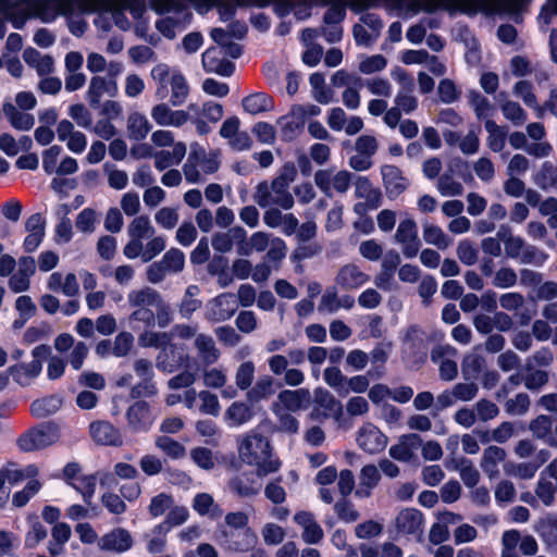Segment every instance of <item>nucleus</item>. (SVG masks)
Segmentation results:
<instances>
[{
	"label": "nucleus",
	"mask_w": 557,
	"mask_h": 557,
	"mask_svg": "<svg viewBox=\"0 0 557 557\" xmlns=\"http://www.w3.org/2000/svg\"><path fill=\"white\" fill-rule=\"evenodd\" d=\"M424 517L416 508H404L395 517L396 533L403 536H421L423 533Z\"/></svg>",
	"instance_id": "6e6552de"
},
{
	"label": "nucleus",
	"mask_w": 557,
	"mask_h": 557,
	"mask_svg": "<svg viewBox=\"0 0 557 557\" xmlns=\"http://www.w3.org/2000/svg\"><path fill=\"white\" fill-rule=\"evenodd\" d=\"M356 197L367 199L370 209H377L382 203V193L374 188L371 181L366 176H360L356 183Z\"/></svg>",
	"instance_id": "5701e85b"
},
{
	"label": "nucleus",
	"mask_w": 557,
	"mask_h": 557,
	"mask_svg": "<svg viewBox=\"0 0 557 557\" xmlns=\"http://www.w3.org/2000/svg\"><path fill=\"white\" fill-rule=\"evenodd\" d=\"M127 428L132 433H147L152 428L156 417L146 400H136L125 412Z\"/></svg>",
	"instance_id": "423d86ee"
},
{
	"label": "nucleus",
	"mask_w": 557,
	"mask_h": 557,
	"mask_svg": "<svg viewBox=\"0 0 557 557\" xmlns=\"http://www.w3.org/2000/svg\"><path fill=\"white\" fill-rule=\"evenodd\" d=\"M151 305H141V306H132L136 308L131 315L129 322H138L141 323V326L133 325L132 329L134 331L144 329H152L156 325V313L149 308Z\"/></svg>",
	"instance_id": "f704fd0d"
},
{
	"label": "nucleus",
	"mask_w": 557,
	"mask_h": 557,
	"mask_svg": "<svg viewBox=\"0 0 557 557\" xmlns=\"http://www.w3.org/2000/svg\"><path fill=\"white\" fill-rule=\"evenodd\" d=\"M224 545L226 549L236 553H246L256 547L258 543L257 534L250 529L246 528L239 531L223 532Z\"/></svg>",
	"instance_id": "ddd939ff"
},
{
	"label": "nucleus",
	"mask_w": 557,
	"mask_h": 557,
	"mask_svg": "<svg viewBox=\"0 0 557 557\" xmlns=\"http://www.w3.org/2000/svg\"><path fill=\"white\" fill-rule=\"evenodd\" d=\"M334 510L338 519L345 523H352L359 519V512L355 509L354 505L346 499L336 502Z\"/></svg>",
	"instance_id": "09e8293b"
},
{
	"label": "nucleus",
	"mask_w": 557,
	"mask_h": 557,
	"mask_svg": "<svg viewBox=\"0 0 557 557\" xmlns=\"http://www.w3.org/2000/svg\"><path fill=\"white\" fill-rule=\"evenodd\" d=\"M457 256L466 265H472L478 260V249L469 239H462L457 247Z\"/></svg>",
	"instance_id": "5fc2aeb1"
},
{
	"label": "nucleus",
	"mask_w": 557,
	"mask_h": 557,
	"mask_svg": "<svg viewBox=\"0 0 557 557\" xmlns=\"http://www.w3.org/2000/svg\"><path fill=\"white\" fill-rule=\"evenodd\" d=\"M424 332L418 324L408 326L404 337L403 360L410 368L419 369L428 360V344L423 338Z\"/></svg>",
	"instance_id": "f03ea898"
},
{
	"label": "nucleus",
	"mask_w": 557,
	"mask_h": 557,
	"mask_svg": "<svg viewBox=\"0 0 557 557\" xmlns=\"http://www.w3.org/2000/svg\"><path fill=\"white\" fill-rule=\"evenodd\" d=\"M0 471L11 485H16L24 481L37 480L36 476L38 475V468L34 465L24 468L7 467Z\"/></svg>",
	"instance_id": "c85d7f7f"
},
{
	"label": "nucleus",
	"mask_w": 557,
	"mask_h": 557,
	"mask_svg": "<svg viewBox=\"0 0 557 557\" xmlns=\"http://www.w3.org/2000/svg\"><path fill=\"white\" fill-rule=\"evenodd\" d=\"M280 137L284 143H292L305 127L304 112L298 116L283 115L278 117Z\"/></svg>",
	"instance_id": "412c9836"
},
{
	"label": "nucleus",
	"mask_w": 557,
	"mask_h": 557,
	"mask_svg": "<svg viewBox=\"0 0 557 557\" xmlns=\"http://www.w3.org/2000/svg\"><path fill=\"white\" fill-rule=\"evenodd\" d=\"M470 2H473V0H441L440 2L425 0L421 9L429 14L435 13L440 9L448 11L451 14L457 11L468 13V4Z\"/></svg>",
	"instance_id": "393cba45"
},
{
	"label": "nucleus",
	"mask_w": 557,
	"mask_h": 557,
	"mask_svg": "<svg viewBox=\"0 0 557 557\" xmlns=\"http://www.w3.org/2000/svg\"><path fill=\"white\" fill-rule=\"evenodd\" d=\"M134 545L131 532L124 528H114L103 534L98 541V547L101 550L125 553Z\"/></svg>",
	"instance_id": "9d476101"
},
{
	"label": "nucleus",
	"mask_w": 557,
	"mask_h": 557,
	"mask_svg": "<svg viewBox=\"0 0 557 557\" xmlns=\"http://www.w3.org/2000/svg\"><path fill=\"white\" fill-rule=\"evenodd\" d=\"M161 261L166 267L168 272L178 273L184 269L185 255L178 248H171L163 255Z\"/></svg>",
	"instance_id": "37998d69"
},
{
	"label": "nucleus",
	"mask_w": 557,
	"mask_h": 557,
	"mask_svg": "<svg viewBox=\"0 0 557 557\" xmlns=\"http://www.w3.org/2000/svg\"><path fill=\"white\" fill-rule=\"evenodd\" d=\"M380 474L374 466H366L361 470L360 488L356 492L357 495L369 496L370 491L377 484Z\"/></svg>",
	"instance_id": "58836bf2"
},
{
	"label": "nucleus",
	"mask_w": 557,
	"mask_h": 557,
	"mask_svg": "<svg viewBox=\"0 0 557 557\" xmlns=\"http://www.w3.org/2000/svg\"><path fill=\"white\" fill-rule=\"evenodd\" d=\"M323 377L325 383L335 388L339 395H343V391L346 384V376L343 375L342 371L337 367H329L324 370Z\"/></svg>",
	"instance_id": "864d4df0"
},
{
	"label": "nucleus",
	"mask_w": 557,
	"mask_h": 557,
	"mask_svg": "<svg viewBox=\"0 0 557 557\" xmlns=\"http://www.w3.org/2000/svg\"><path fill=\"white\" fill-rule=\"evenodd\" d=\"M311 404H313V408L309 413V419L323 421L332 417L337 422L341 421L343 417V405L326 388L321 386L317 387L313 391Z\"/></svg>",
	"instance_id": "39448f33"
},
{
	"label": "nucleus",
	"mask_w": 557,
	"mask_h": 557,
	"mask_svg": "<svg viewBox=\"0 0 557 557\" xmlns=\"http://www.w3.org/2000/svg\"><path fill=\"white\" fill-rule=\"evenodd\" d=\"M387 60L382 54H374L371 57H367L359 63V71L362 74H372L375 72H380L386 67Z\"/></svg>",
	"instance_id": "6e6d98bb"
},
{
	"label": "nucleus",
	"mask_w": 557,
	"mask_h": 557,
	"mask_svg": "<svg viewBox=\"0 0 557 557\" xmlns=\"http://www.w3.org/2000/svg\"><path fill=\"white\" fill-rule=\"evenodd\" d=\"M478 434H479V437H480L481 442H483V443H486V442H490L491 440H493V441H495L497 443L503 444L507 440H509L511 437V435L513 434V425H512L511 422L505 421V422H502L492 432L491 436H490L487 431L478 432Z\"/></svg>",
	"instance_id": "a19ab883"
},
{
	"label": "nucleus",
	"mask_w": 557,
	"mask_h": 557,
	"mask_svg": "<svg viewBox=\"0 0 557 557\" xmlns=\"http://www.w3.org/2000/svg\"><path fill=\"white\" fill-rule=\"evenodd\" d=\"M502 111L504 116L515 125H522L527 120V113L518 102L506 101L502 106Z\"/></svg>",
	"instance_id": "49530a36"
},
{
	"label": "nucleus",
	"mask_w": 557,
	"mask_h": 557,
	"mask_svg": "<svg viewBox=\"0 0 557 557\" xmlns=\"http://www.w3.org/2000/svg\"><path fill=\"white\" fill-rule=\"evenodd\" d=\"M199 397L202 401L200 406V411L202 413L211 414L216 417L220 413V403L219 398L215 394H212L208 391H201L199 393Z\"/></svg>",
	"instance_id": "338daca9"
},
{
	"label": "nucleus",
	"mask_w": 557,
	"mask_h": 557,
	"mask_svg": "<svg viewBox=\"0 0 557 557\" xmlns=\"http://www.w3.org/2000/svg\"><path fill=\"white\" fill-rule=\"evenodd\" d=\"M263 541L268 545H277L283 542L285 531L282 527L274 523H267L261 531Z\"/></svg>",
	"instance_id": "774afa93"
},
{
	"label": "nucleus",
	"mask_w": 557,
	"mask_h": 557,
	"mask_svg": "<svg viewBox=\"0 0 557 557\" xmlns=\"http://www.w3.org/2000/svg\"><path fill=\"white\" fill-rule=\"evenodd\" d=\"M369 281V275L360 271L356 264L343 265L336 277V284L344 290H352L361 287Z\"/></svg>",
	"instance_id": "f3484780"
},
{
	"label": "nucleus",
	"mask_w": 557,
	"mask_h": 557,
	"mask_svg": "<svg viewBox=\"0 0 557 557\" xmlns=\"http://www.w3.org/2000/svg\"><path fill=\"white\" fill-rule=\"evenodd\" d=\"M418 237L417 223L412 219L403 220L396 231L395 238L399 243H407Z\"/></svg>",
	"instance_id": "4d7b16f0"
},
{
	"label": "nucleus",
	"mask_w": 557,
	"mask_h": 557,
	"mask_svg": "<svg viewBox=\"0 0 557 557\" xmlns=\"http://www.w3.org/2000/svg\"><path fill=\"white\" fill-rule=\"evenodd\" d=\"M69 114L84 128H89L92 124L91 114L83 103L72 104L69 109Z\"/></svg>",
	"instance_id": "69168bd1"
},
{
	"label": "nucleus",
	"mask_w": 557,
	"mask_h": 557,
	"mask_svg": "<svg viewBox=\"0 0 557 557\" xmlns=\"http://www.w3.org/2000/svg\"><path fill=\"white\" fill-rule=\"evenodd\" d=\"M543 462L544 460L540 458L522 461L519 463L508 462L505 466V470L510 475H515L521 479H530L535 474Z\"/></svg>",
	"instance_id": "c756f323"
},
{
	"label": "nucleus",
	"mask_w": 557,
	"mask_h": 557,
	"mask_svg": "<svg viewBox=\"0 0 557 557\" xmlns=\"http://www.w3.org/2000/svg\"><path fill=\"white\" fill-rule=\"evenodd\" d=\"M423 238L428 244L435 245L440 249H445L449 245L447 236L437 225H426L423 230Z\"/></svg>",
	"instance_id": "a18cd8bd"
},
{
	"label": "nucleus",
	"mask_w": 557,
	"mask_h": 557,
	"mask_svg": "<svg viewBox=\"0 0 557 557\" xmlns=\"http://www.w3.org/2000/svg\"><path fill=\"white\" fill-rule=\"evenodd\" d=\"M171 87H172V95H171V103L174 107L181 106L185 102L188 92L189 87L186 82L185 76L182 73H174L171 78Z\"/></svg>",
	"instance_id": "c9c22d12"
},
{
	"label": "nucleus",
	"mask_w": 557,
	"mask_h": 557,
	"mask_svg": "<svg viewBox=\"0 0 557 557\" xmlns=\"http://www.w3.org/2000/svg\"><path fill=\"white\" fill-rule=\"evenodd\" d=\"M98 478L94 474L82 475L72 482L71 485L78 491L86 504H90L97 484Z\"/></svg>",
	"instance_id": "4c0bfd02"
},
{
	"label": "nucleus",
	"mask_w": 557,
	"mask_h": 557,
	"mask_svg": "<svg viewBox=\"0 0 557 557\" xmlns=\"http://www.w3.org/2000/svg\"><path fill=\"white\" fill-rule=\"evenodd\" d=\"M251 131L262 144L272 145L275 140V128L268 122H257Z\"/></svg>",
	"instance_id": "680f3d73"
},
{
	"label": "nucleus",
	"mask_w": 557,
	"mask_h": 557,
	"mask_svg": "<svg viewBox=\"0 0 557 557\" xmlns=\"http://www.w3.org/2000/svg\"><path fill=\"white\" fill-rule=\"evenodd\" d=\"M128 232L132 238L140 240L147 236L148 232L153 233V228L151 227L147 215H139L132 221Z\"/></svg>",
	"instance_id": "3c124183"
},
{
	"label": "nucleus",
	"mask_w": 557,
	"mask_h": 557,
	"mask_svg": "<svg viewBox=\"0 0 557 557\" xmlns=\"http://www.w3.org/2000/svg\"><path fill=\"white\" fill-rule=\"evenodd\" d=\"M521 533L511 529L503 533L500 539V557H521L518 552Z\"/></svg>",
	"instance_id": "473e14b6"
},
{
	"label": "nucleus",
	"mask_w": 557,
	"mask_h": 557,
	"mask_svg": "<svg viewBox=\"0 0 557 557\" xmlns=\"http://www.w3.org/2000/svg\"><path fill=\"white\" fill-rule=\"evenodd\" d=\"M443 453L442 446L436 441H429L423 444L422 437L417 433L405 434L399 442L393 445L387 453Z\"/></svg>",
	"instance_id": "9b49d317"
},
{
	"label": "nucleus",
	"mask_w": 557,
	"mask_h": 557,
	"mask_svg": "<svg viewBox=\"0 0 557 557\" xmlns=\"http://www.w3.org/2000/svg\"><path fill=\"white\" fill-rule=\"evenodd\" d=\"M244 110L252 115L268 112L274 109L273 97L267 92H253L243 98Z\"/></svg>",
	"instance_id": "6ab92c4d"
},
{
	"label": "nucleus",
	"mask_w": 557,
	"mask_h": 557,
	"mask_svg": "<svg viewBox=\"0 0 557 557\" xmlns=\"http://www.w3.org/2000/svg\"><path fill=\"white\" fill-rule=\"evenodd\" d=\"M18 546L20 540L14 533L0 530V557H12Z\"/></svg>",
	"instance_id": "de8ad7c7"
},
{
	"label": "nucleus",
	"mask_w": 557,
	"mask_h": 557,
	"mask_svg": "<svg viewBox=\"0 0 557 557\" xmlns=\"http://www.w3.org/2000/svg\"><path fill=\"white\" fill-rule=\"evenodd\" d=\"M41 488L38 480H29L23 490L17 491L12 496V505L14 507H24L32 497H34Z\"/></svg>",
	"instance_id": "ea45409f"
},
{
	"label": "nucleus",
	"mask_w": 557,
	"mask_h": 557,
	"mask_svg": "<svg viewBox=\"0 0 557 557\" xmlns=\"http://www.w3.org/2000/svg\"><path fill=\"white\" fill-rule=\"evenodd\" d=\"M134 336L128 332L119 333L115 336L112 354L115 357L126 356L133 347Z\"/></svg>",
	"instance_id": "052dcab7"
},
{
	"label": "nucleus",
	"mask_w": 557,
	"mask_h": 557,
	"mask_svg": "<svg viewBox=\"0 0 557 557\" xmlns=\"http://www.w3.org/2000/svg\"><path fill=\"white\" fill-rule=\"evenodd\" d=\"M91 438L106 446H121L123 438L121 432L109 421H94L89 424Z\"/></svg>",
	"instance_id": "4468645a"
},
{
	"label": "nucleus",
	"mask_w": 557,
	"mask_h": 557,
	"mask_svg": "<svg viewBox=\"0 0 557 557\" xmlns=\"http://www.w3.org/2000/svg\"><path fill=\"white\" fill-rule=\"evenodd\" d=\"M158 394V388L153 380H141L131 388L132 399L143 400V397H153Z\"/></svg>",
	"instance_id": "8fccbe9b"
},
{
	"label": "nucleus",
	"mask_w": 557,
	"mask_h": 557,
	"mask_svg": "<svg viewBox=\"0 0 557 557\" xmlns=\"http://www.w3.org/2000/svg\"><path fill=\"white\" fill-rule=\"evenodd\" d=\"M556 492V484L554 485L550 481H548L545 478V474H541V479L537 483L535 493L545 506H550L554 503V494Z\"/></svg>",
	"instance_id": "603ef678"
},
{
	"label": "nucleus",
	"mask_w": 557,
	"mask_h": 557,
	"mask_svg": "<svg viewBox=\"0 0 557 557\" xmlns=\"http://www.w3.org/2000/svg\"><path fill=\"white\" fill-rule=\"evenodd\" d=\"M63 399L59 395H49L35 399L30 404V413L37 419H44L54 414L62 407Z\"/></svg>",
	"instance_id": "aec40b11"
},
{
	"label": "nucleus",
	"mask_w": 557,
	"mask_h": 557,
	"mask_svg": "<svg viewBox=\"0 0 557 557\" xmlns=\"http://www.w3.org/2000/svg\"><path fill=\"white\" fill-rule=\"evenodd\" d=\"M60 435V425L54 421H46L22 433L16 441V445L23 453L41 450L57 443Z\"/></svg>",
	"instance_id": "f257e3e1"
},
{
	"label": "nucleus",
	"mask_w": 557,
	"mask_h": 557,
	"mask_svg": "<svg viewBox=\"0 0 557 557\" xmlns=\"http://www.w3.org/2000/svg\"><path fill=\"white\" fill-rule=\"evenodd\" d=\"M156 367L163 373H174L182 368L193 369L188 347L184 343L164 346L157 356Z\"/></svg>",
	"instance_id": "20e7f679"
},
{
	"label": "nucleus",
	"mask_w": 557,
	"mask_h": 557,
	"mask_svg": "<svg viewBox=\"0 0 557 557\" xmlns=\"http://www.w3.org/2000/svg\"><path fill=\"white\" fill-rule=\"evenodd\" d=\"M61 152L62 147L58 145H53L42 152V168L47 174L57 172V162Z\"/></svg>",
	"instance_id": "0e129e2a"
},
{
	"label": "nucleus",
	"mask_w": 557,
	"mask_h": 557,
	"mask_svg": "<svg viewBox=\"0 0 557 557\" xmlns=\"http://www.w3.org/2000/svg\"><path fill=\"white\" fill-rule=\"evenodd\" d=\"M173 504L174 500L171 495L160 493L151 498L148 510L151 517L158 518L170 510Z\"/></svg>",
	"instance_id": "c03bdc74"
},
{
	"label": "nucleus",
	"mask_w": 557,
	"mask_h": 557,
	"mask_svg": "<svg viewBox=\"0 0 557 557\" xmlns=\"http://www.w3.org/2000/svg\"><path fill=\"white\" fill-rule=\"evenodd\" d=\"M542 540L549 546L557 545V517L546 516L534 527Z\"/></svg>",
	"instance_id": "2f4dec72"
},
{
	"label": "nucleus",
	"mask_w": 557,
	"mask_h": 557,
	"mask_svg": "<svg viewBox=\"0 0 557 557\" xmlns=\"http://www.w3.org/2000/svg\"><path fill=\"white\" fill-rule=\"evenodd\" d=\"M356 440L363 453H384L388 442L387 436L371 422L363 423Z\"/></svg>",
	"instance_id": "1a4fd4ad"
},
{
	"label": "nucleus",
	"mask_w": 557,
	"mask_h": 557,
	"mask_svg": "<svg viewBox=\"0 0 557 557\" xmlns=\"http://www.w3.org/2000/svg\"><path fill=\"white\" fill-rule=\"evenodd\" d=\"M170 528L166 523H159L154 525L149 533L145 534L147 541V550L150 554H159L165 549L166 536Z\"/></svg>",
	"instance_id": "a878e982"
},
{
	"label": "nucleus",
	"mask_w": 557,
	"mask_h": 557,
	"mask_svg": "<svg viewBox=\"0 0 557 557\" xmlns=\"http://www.w3.org/2000/svg\"><path fill=\"white\" fill-rule=\"evenodd\" d=\"M128 129L136 140H143L150 132L151 125L145 115L135 113L128 119Z\"/></svg>",
	"instance_id": "79ce46f5"
},
{
	"label": "nucleus",
	"mask_w": 557,
	"mask_h": 557,
	"mask_svg": "<svg viewBox=\"0 0 557 557\" xmlns=\"http://www.w3.org/2000/svg\"><path fill=\"white\" fill-rule=\"evenodd\" d=\"M484 366L485 359L480 354H467L461 361V372L465 380L478 379Z\"/></svg>",
	"instance_id": "7c9ffc66"
},
{
	"label": "nucleus",
	"mask_w": 557,
	"mask_h": 557,
	"mask_svg": "<svg viewBox=\"0 0 557 557\" xmlns=\"http://www.w3.org/2000/svg\"><path fill=\"white\" fill-rule=\"evenodd\" d=\"M3 113L11 126L17 131H29L35 124V117L30 113L20 112L11 102H4Z\"/></svg>",
	"instance_id": "b1692460"
},
{
	"label": "nucleus",
	"mask_w": 557,
	"mask_h": 557,
	"mask_svg": "<svg viewBox=\"0 0 557 557\" xmlns=\"http://www.w3.org/2000/svg\"><path fill=\"white\" fill-rule=\"evenodd\" d=\"M245 456L247 458V466L255 467V472L259 476H264L277 471L281 467V461L275 455H237L239 459Z\"/></svg>",
	"instance_id": "a211bd4d"
},
{
	"label": "nucleus",
	"mask_w": 557,
	"mask_h": 557,
	"mask_svg": "<svg viewBox=\"0 0 557 557\" xmlns=\"http://www.w3.org/2000/svg\"><path fill=\"white\" fill-rule=\"evenodd\" d=\"M239 453H272L270 441L259 432L251 431L239 444Z\"/></svg>",
	"instance_id": "bb28decb"
},
{
	"label": "nucleus",
	"mask_w": 557,
	"mask_h": 557,
	"mask_svg": "<svg viewBox=\"0 0 557 557\" xmlns=\"http://www.w3.org/2000/svg\"><path fill=\"white\" fill-rule=\"evenodd\" d=\"M196 347L201 354L203 361L207 366H210L220 357V351L215 348L214 343L211 337L199 335L195 341Z\"/></svg>",
	"instance_id": "e433bc0d"
},
{
	"label": "nucleus",
	"mask_w": 557,
	"mask_h": 557,
	"mask_svg": "<svg viewBox=\"0 0 557 557\" xmlns=\"http://www.w3.org/2000/svg\"><path fill=\"white\" fill-rule=\"evenodd\" d=\"M535 184L543 190L557 186V166L550 161H544L534 176Z\"/></svg>",
	"instance_id": "72a5a7b5"
},
{
	"label": "nucleus",
	"mask_w": 557,
	"mask_h": 557,
	"mask_svg": "<svg viewBox=\"0 0 557 557\" xmlns=\"http://www.w3.org/2000/svg\"><path fill=\"white\" fill-rule=\"evenodd\" d=\"M346 4L341 1L331 3L323 14V23L327 28H322L324 39L329 44H336L343 39L342 22L346 18Z\"/></svg>",
	"instance_id": "0eeeda50"
},
{
	"label": "nucleus",
	"mask_w": 557,
	"mask_h": 557,
	"mask_svg": "<svg viewBox=\"0 0 557 557\" xmlns=\"http://www.w3.org/2000/svg\"><path fill=\"white\" fill-rule=\"evenodd\" d=\"M277 399L283 407L290 412L307 410L312 403L311 393L305 387L297 389H283L278 393Z\"/></svg>",
	"instance_id": "2eb2a0df"
},
{
	"label": "nucleus",
	"mask_w": 557,
	"mask_h": 557,
	"mask_svg": "<svg viewBox=\"0 0 557 557\" xmlns=\"http://www.w3.org/2000/svg\"><path fill=\"white\" fill-rule=\"evenodd\" d=\"M255 416L252 406L243 401H234L225 411L224 419L230 426H239Z\"/></svg>",
	"instance_id": "4be33fe9"
},
{
	"label": "nucleus",
	"mask_w": 557,
	"mask_h": 557,
	"mask_svg": "<svg viewBox=\"0 0 557 557\" xmlns=\"http://www.w3.org/2000/svg\"><path fill=\"white\" fill-rule=\"evenodd\" d=\"M129 306L153 305L157 308L156 322L159 327H166L172 321V310L159 292L151 287L132 290L128 294Z\"/></svg>",
	"instance_id": "7ed1b4c3"
},
{
	"label": "nucleus",
	"mask_w": 557,
	"mask_h": 557,
	"mask_svg": "<svg viewBox=\"0 0 557 557\" xmlns=\"http://www.w3.org/2000/svg\"><path fill=\"white\" fill-rule=\"evenodd\" d=\"M255 366L251 361L242 363L236 372V384L240 389L250 387L253 381Z\"/></svg>",
	"instance_id": "e2e57ef3"
},
{
	"label": "nucleus",
	"mask_w": 557,
	"mask_h": 557,
	"mask_svg": "<svg viewBox=\"0 0 557 557\" xmlns=\"http://www.w3.org/2000/svg\"><path fill=\"white\" fill-rule=\"evenodd\" d=\"M382 524L374 520H368L366 522L359 523L355 528L356 536L361 540L376 537L382 533Z\"/></svg>",
	"instance_id": "bf43d9fd"
},
{
	"label": "nucleus",
	"mask_w": 557,
	"mask_h": 557,
	"mask_svg": "<svg viewBox=\"0 0 557 557\" xmlns=\"http://www.w3.org/2000/svg\"><path fill=\"white\" fill-rule=\"evenodd\" d=\"M383 185L388 199L394 200L407 188V180L396 165L385 164L381 168Z\"/></svg>",
	"instance_id": "f8f14e48"
},
{
	"label": "nucleus",
	"mask_w": 557,
	"mask_h": 557,
	"mask_svg": "<svg viewBox=\"0 0 557 557\" xmlns=\"http://www.w3.org/2000/svg\"><path fill=\"white\" fill-rule=\"evenodd\" d=\"M294 521L302 529L301 539L305 543L313 545L322 541L324 536L323 529L317 522L310 511H299L294 516Z\"/></svg>",
	"instance_id": "dca6fc26"
},
{
	"label": "nucleus",
	"mask_w": 557,
	"mask_h": 557,
	"mask_svg": "<svg viewBox=\"0 0 557 557\" xmlns=\"http://www.w3.org/2000/svg\"><path fill=\"white\" fill-rule=\"evenodd\" d=\"M552 419L546 414H540L530 422L529 429L537 438H545L552 431Z\"/></svg>",
	"instance_id": "13d9d810"
},
{
	"label": "nucleus",
	"mask_w": 557,
	"mask_h": 557,
	"mask_svg": "<svg viewBox=\"0 0 557 557\" xmlns=\"http://www.w3.org/2000/svg\"><path fill=\"white\" fill-rule=\"evenodd\" d=\"M448 467L459 471L460 476L467 486H474L479 482V471L468 459L461 456L459 458H454L449 461Z\"/></svg>",
	"instance_id": "cd10ccee"
}]
</instances>
